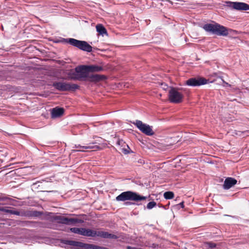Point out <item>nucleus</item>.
<instances>
[{"label": "nucleus", "instance_id": "obj_18", "mask_svg": "<svg viewBox=\"0 0 249 249\" xmlns=\"http://www.w3.org/2000/svg\"><path fill=\"white\" fill-rule=\"evenodd\" d=\"M68 75L69 76V79L71 80H79L78 74L76 72L75 70H74V71L73 70H71L68 73Z\"/></svg>", "mask_w": 249, "mask_h": 249}, {"label": "nucleus", "instance_id": "obj_14", "mask_svg": "<svg viewBox=\"0 0 249 249\" xmlns=\"http://www.w3.org/2000/svg\"><path fill=\"white\" fill-rule=\"evenodd\" d=\"M73 148H77V150H72L73 152H85V149H97L100 148V147L98 145H89V146H82L80 144H75Z\"/></svg>", "mask_w": 249, "mask_h": 249}, {"label": "nucleus", "instance_id": "obj_4", "mask_svg": "<svg viewBox=\"0 0 249 249\" xmlns=\"http://www.w3.org/2000/svg\"><path fill=\"white\" fill-rule=\"evenodd\" d=\"M63 243L71 246L74 249H109L106 247L72 240H65L63 241Z\"/></svg>", "mask_w": 249, "mask_h": 249}, {"label": "nucleus", "instance_id": "obj_24", "mask_svg": "<svg viewBox=\"0 0 249 249\" xmlns=\"http://www.w3.org/2000/svg\"><path fill=\"white\" fill-rule=\"evenodd\" d=\"M85 228H79L78 234L85 236Z\"/></svg>", "mask_w": 249, "mask_h": 249}, {"label": "nucleus", "instance_id": "obj_2", "mask_svg": "<svg viewBox=\"0 0 249 249\" xmlns=\"http://www.w3.org/2000/svg\"><path fill=\"white\" fill-rule=\"evenodd\" d=\"M203 28L206 32L217 36H225L229 34L228 28L216 23L205 24L203 25Z\"/></svg>", "mask_w": 249, "mask_h": 249}, {"label": "nucleus", "instance_id": "obj_6", "mask_svg": "<svg viewBox=\"0 0 249 249\" xmlns=\"http://www.w3.org/2000/svg\"><path fill=\"white\" fill-rule=\"evenodd\" d=\"M85 236L88 237H100L104 238H107V239H117L118 238L117 236L109 233L108 232L98 231H96L95 230H92L89 229H86L85 228Z\"/></svg>", "mask_w": 249, "mask_h": 249}, {"label": "nucleus", "instance_id": "obj_12", "mask_svg": "<svg viewBox=\"0 0 249 249\" xmlns=\"http://www.w3.org/2000/svg\"><path fill=\"white\" fill-rule=\"evenodd\" d=\"M227 6L238 11L249 10V5L241 2L227 1Z\"/></svg>", "mask_w": 249, "mask_h": 249}, {"label": "nucleus", "instance_id": "obj_22", "mask_svg": "<svg viewBox=\"0 0 249 249\" xmlns=\"http://www.w3.org/2000/svg\"><path fill=\"white\" fill-rule=\"evenodd\" d=\"M164 197L166 199H172L174 197V194L172 192L168 191L164 193Z\"/></svg>", "mask_w": 249, "mask_h": 249}, {"label": "nucleus", "instance_id": "obj_11", "mask_svg": "<svg viewBox=\"0 0 249 249\" xmlns=\"http://www.w3.org/2000/svg\"><path fill=\"white\" fill-rule=\"evenodd\" d=\"M208 80L202 77L191 78L187 80L185 84L191 87H199L207 84Z\"/></svg>", "mask_w": 249, "mask_h": 249}, {"label": "nucleus", "instance_id": "obj_1", "mask_svg": "<svg viewBox=\"0 0 249 249\" xmlns=\"http://www.w3.org/2000/svg\"><path fill=\"white\" fill-rule=\"evenodd\" d=\"M75 71L78 74L79 81L89 80L91 82H98L104 77V76L97 74H89L87 65H80L76 67Z\"/></svg>", "mask_w": 249, "mask_h": 249}, {"label": "nucleus", "instance_id": "obj_7", "mask_svg": "<svg viewBox=\"0 0 249 249\" xmlns=\"http://www.w3.org/2000/svg\"><path fill=\"white\" fill-rule=\"evenodd\" d=\"M53 86L56 89L62 91H74L79 87L77 84L64 82H54L53 83Z\"/></svg>", "mask_w": 249, "mask_h": 249}, {"label": "nucleus", "instance_id": "obj_10", "mask_svg": "<svg viewBox=\"0 0 249 249\" xmlns=\"http://www.w3.org/2000/svg\"><path fill=\"white\" fill-rule=\"evenodd\" d=\"M54 220L56 221L58 223L63 224L67 225H73L76 223H79L82 222L81 220L74 218H68L64 216H56L54 217Z\"/></svg>", "mask_w": 249, "mask_h": 249}, {"label": "nucleus", "instance_id": "obj_15", "mask_svg": "<svg viewBox=\"0 0 249 249\" xmlns=\"http://www.w3.org/2000/svg\"><path fill=\"white\" fill-rule=\"evenodd\" d=\"M64 110L63 108L55 107L52 109L51 111L52 118H55L61 116L64 113Z\"/></svg>", "mask_w": 249, "mask_h": 249}, {"label": "nucleus", "instance_id": "obj_19", "mask_svg": "<svg viewBox=\"0 0 249 249\" xmlns=\"http://www.w3.org/2000/svg\"><path fill=\"white\" fill-rule=\"evenodd\" d=\"M43 214L42 212L37 211H30V217H37L40 216Z\"/></svg>", "mask_w": 249, "mask_h": 249}, {"label": "nucleus", "instance_id": "obj_29", "mask_svg": "<svg viewBox=\"0 0 249 249\" xmlns=\"http://www.w3.org/2000/svg\"><path fill=\"white\" fill-rule=\"evenodd\" d=\"M127 249H139L136 247H133L130 246H127L126 248Z\"/></svg>", "mask_w": 249, "mask_h": 249}, {"label": "nucleus", "instance_id": "obj_33", "mask_svg": "<svg viewBox=\"0 0 249 249\" xmlns=\"http://www.w3.org/2000/svg\"><path fill=\"white\" fill-rule=\"evenodd\" d=\"M124 153V154H127V153H128V152H126V150H125V152Z\"/></svg>", "mask_w": 249, "mask_h": 249}, {"label": "nucleus", "instance_id": "obj_26", "mask_svg": "<svg viewBox=\"0 0 249 249\" xmlns=\"http://www.w3.org/2000/svg\"><path fill=\"white\" fill-rule=\"evenodd\" d=\"M79 228H71L70 229V231L74 233L78 234Z\"/></svg>", "mask_w": 249, "mask_h": 249}, {"label": "nucleus", "instance_id": "obj_9", "mask_svg": "<svg viewBox=\"0 0 249 249\" xmlns=\"http://www.w3.org/2000/svg\"><path fill=\"white\" fill-rule=\"evenodd\" d=\"M133 124L143 133L147 136H152L154 135L152 126L143 123L141 121L136 120L133 123Z\"/></svg>", "mask_w": 249, "mask_h": 249}, {"label": "nucleus", "instance_id": "obj_27", "mask_svg": "<svg viewBox=\"0 0 249 249\" xmlns=\"http://www.w3.org/2000/svg\"><path fill=\"white\" fill-rule=\"evenodd\" d=\"M162 88L166 90L168 88V86L165 84H161Z\"/></svg>", "mask_w": 249, "mask_h": 249}, {"label": "nucleus", "instance_id": "obj_28", "mask_svg": "<svg viewBox=\"0 0 249 249\" xmlns=\"http://www.w3.org/2000/svg\"><path fill=\"white\" fill-rule=\"evenodd\" d=\"M222 81H223V83L224 84V86L225 87V86H229V87H230L231 85L230 84H229L228 83L225 82L223 80H222Z\"/></svg>", "mask_w": 249, "mask_h": 249}, {"label": "nucleus", "instance_id": "obj_32", "mask_svg": "<svg viewBox=\"0 0 249 249\" xmlns=\"http://www.w3.org/2000/svg\"><path fill=\"white\" fill-rule=\"evenodd\" d=\"M6 199V198H1L0 197V200H5Z\"/></svg>", "mask_w": 249, "mask_h": 249}, {"label": "nucleus", "instance_id": "obj_17", "mask_svg": "<svg viewBox=\"0 0 249 249\" xmlns=\"http://www.w3.org/2000/svg\"><path fill=\"white\" fill-rule=\"evenodd\" d=\"M96 31L99 34L102 35H107V31L104 26L100 24H97L96 26Z\"/></svg>", "mask_w": 249, "mask_h": 249}, {"label": "nucleus", "instance_id": "obj_8", "mask_svg": "<svg viewBox=\"0 0 249 249\" xmlns=\"http://www.w3.org/2000/svg\"><path fill=\"white\" fill-rule=\"evenodd\" d=\"M168 97L170 102L178 104L182 101L183 95L178 91V89L170 87Z\"/></svg>", "mask_w": 249, "mask_h": 249}, {"label": "nucleus", "instance_id": "obj_34", "mask_svg": "<svg viewBox=\"0 0 249 249\" xmlns=\"http://www.w3.org/2000/svg\"><path fill=\"white\" fill-rule=\"evenodd\" d=\"M1 79V78L0 77V80Z\"/></svg>", "mask_w": 249, "mask_h": 249}, {"label": "nucleus", "instance_id": "obj_16", "mask_svg": "<svg viewBox=\"0 0 249 249\" xmlns=\"http://www.w3.org/2000/svg\"><path fill=\"white\" fill-rule=\"evenodd\" d=\"M87 68L89 70V73L90 72H98L103 71L102 67L98 65H87Z\"/></svg>", "mask_w": 249, "mask_h": 249}, {"label": "nucleus", "instance_id": "obj_13", "mask_svg": "<svg viewBox=\"0 0 249 249\" xmlns=\"http://www.w3.org/2000/svg\"><path fill=\"white\" fill-rule=\"evenodd\" d=\"M237 182V180L234 178L230 177L227 178L224 181L223 188L225 190H228L235 185Z\"/></svg>", "mask_w": 249, "mask_h": 249}, {"label": "nucleus", "instance_id": "obj_23", "mask_svg": "<svg viewBox=\"0 0 249 249\" xmlns=\"http://www.w3.org/2000/svg\"><path fill=\"white\" fill-rule=\"evenodd\" d=\"M156 204H157L155 201H151L147 204V208L149 210L152 209L155 206H156Z\"/></svg>", "mask_w": 249, "mask_h": 249}, {"label": "nucleus", "instance_id": "obj_5", "mask_svg": "<svg viewBox=\"0 0 249 249\" xmlns=\"http://www.w3.org/2000/svg\"><path fill=\"white\" fill-rule=\"evenodd\" d=\"M66 40L70 45L81 50L88 53L92 52V47L85 41L79 40L72 38H67Z\"/></svg>", "mask_w": 249, "mask_h": 249}, {"label": "nucleus", "instance_id": "obj_3", "mask_svg": "<svg viewBox=\"0 0 249 249\" xmlns=\"http://www.w3.org/2000/svg\"><path fill=\"white\" fill-rule=\"evenodd\" d=\"M146 196H140L136 192L132 191L124 192L116 197L117 201H125L126 200L141 201L146 199Z\"/></svg>", "mask_w": 249, "mask_h": 249}, {"label": "nucleus", "instance_id": "obj_20", "mask_svg": "<svg viewBox=\"0 0 249 249\" xmlns=\"http://www.w3.org/2000/svg\"><path fill=\"white\" fill-rule=\"evenodd\" d=\"M0 211L12 214H18L15 213V210H9L7 207H0Z\"/></svg>", "mask_w": 249, "mask_h": 249}, {"label": "nucleus", "instance_id": "obj_21", "mask_svg": "<svg viewBox=\"0 0 249 249\" xmlns=\"http://www.w3.org/2000/svg\"><path fill=\"white\" fill-rule=\"evenodd\" d=\"M15 213H18V214H15V215H20L22 216H26V217H30V211H22V212H19L18 211L15 210Z\"/></svg>", "mask_w": 249, "mask_h": 249}, {"label": "nucleus", "instance_id": "obj_30", "mask_svg": "<svg viewBox=\"0 0 249 249\" xmlns=\"http://www.w3.org/2000/svg\"><path fill=\"white\" fill-rule=\"evenodd\" d=\"M178 205L180 206L182 208H183L184 207L183 202H181V203H180L178 204Z\"/></svg>", "mask_w": 249, "mask_h": 249}, {"label": "nucleus", "instance_id": "obj_31", "mask_svg": "<svg viewBox=\"0 0 249 249\" xmlns=\"http://www.w3.org/2000/svg\"><path fill=\"white\" fill-rule=\"evenodd\" d=\"M133 204L132 202H128V201H127V202H125V204L126 205H131V204Z\"/></svg>", "mask_w": 249, "mask_h": 249}, {"label": "nucleus", "instance_id": "obj_25", "mask_svg": "<svg viewBox=\"0 0 249 249\" xmlns=\"http://www.w3.org/2000/svg\"><path fill=\"white\" fill-rule=\"evenodd\" d=\"M208 247L210 249H213L216 247V244L212 242H208L207 243Z\"/></svg>", "mask_w": 249, "mask_h": 249}]
</instances>
